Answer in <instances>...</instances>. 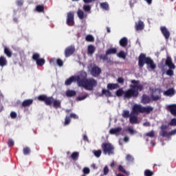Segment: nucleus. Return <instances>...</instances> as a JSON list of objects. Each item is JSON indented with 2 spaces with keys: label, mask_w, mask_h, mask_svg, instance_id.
Wrapping results in <instances>:
<instances>
[{
  "label": "nucleus",
  "mask_w": 176,
  "mask_h": 176,
  "mask_svg": "<svg viewBox=\"0 0 176 176\" xmlns=\"http://www.w3.org/2000/svg\"><path fill=\"white\" fill-rule=\"evenodd\" d=\"M130 89L124 91L123 89L120 88L116 91L117 97H122L123 96L124 100H130L131 98H137L140 95L139 91L144 90V85L140 84V80H131Z\"/></svg>",
  "instance_id": "obj_1"
},
{
  "label": "nucleus",
  "mask_w": 176,
  "mask_h": 176,
  "mask_svg": "<svg viewBox=\"0 0 176 176\" xmlns=\"http://www.w3.org/2000/svg\"><path fill=\"white\" fill-rule=\"evenodd\" d=\"M87 73L81 72L80 77H77L78 87H84L85 90L91 91L97 86V80L93 78H87Z\"/></svg>",
  "instance_id": "obj_2"
},
{
  "label": "nucleus",
  "mask_w": 176,
  "mask_h": 176,
  "mask_svg": "<svg viewBox=\"0 0 176 176\" xmlns=\"http://www.w3.org/2000/svg\"><path fill=\"white\" fill-rule=\"evenodd\" d=\"M38 101L45 102V105L50 106L53 104L54 108H60L61 107V102L59 100H54L52 96H47L46 95H40L37 97Z\"/></svg>",
  "instance_id": "obj_3"
},
{
  "label": "nucleus",
  "mask_w": 176,
  "mask_h": 176,
  "mask_svg": "<svg viewBox=\"0 0 176 176\" xmlns=\"http://www.w3.org/2000/svg\"><path fill=\"white\" fill-rule=\"evenodd\" d=\"M145 64L149 65L151 69H156V64H155L153 60H152L151 57H146V56L144 54H140L138 57V66L140 68H142V67H144Z\"/></svg>",
  "instance_id": "obj_4"
},
{
  "label": "nucleus",
  "mask_w": 176,
  "mask_h": 176,
  "mask_svg": "<svg viewBox=\"0 0 176 176\" xmlns=\"http://www.w3.org/2000/svg\"><path fill=\"white\" fill-rule=\"evenodd\" d=\"M153 111V107L151 106L142 107L141 104H134L132 108L131 115L138 116V113H146L149 115Z\"/></svg>",
  "instance_id": "obj_5"
},
{
  "label": "nucleus",
  "mask_w": 176,
  "mask_h": 176,
  "mask_svg": "<svg viewBox=\"0 0 176 176\" xmlns=\"http://www.w3.org/2000/svg\"><path fill=\"white\" fill-rule=\"evenodd\" d=\"M101 148L104 155H113L115 152V147L111 143H102Z\"/></svg>",
  "instance_id": "obj_6"
},
{
  "label": "nucleus",
  "mask_w": 176,
  "mask_h": 176,
  "mask_svg": "<svg viewBox=\"0 0 176 176\" xmlns=\"http://www.w3.org/2000/svg\"><path fill=\"white\" fill-rule=\"evenodd\" d=\"M40 57H41V55L39 54L34 53L32 56V59L34 60V61H36L38 67H43L46 61L45 60L44 58H40Z\"/></svg>",
  "instance_id": "obj_7"
},
{
  "label": "nucleus",
  "mask_w": 176,
  "mask_h": 176,
  "mask_svg": "<svg viewBox=\"0 0 176 176\" xmlns=\"http://www.w3.org/2000/svg\"><path fill=\"white\" fill-rule=\"evenodd\" d=\"M74 14L72 12H69L67 15L66 23L69 27H72L75 24Z\"/></svg>",
  "instance_id": "obj_8"
},
{
  "label": "nucleus",
  "mask_w": 176,
  "mask_h": 176,
  "mask_svg": "<svg viewBox=\"0 0 176 176\" xmlns=\"http://www.w3.org/2000/svg\"><path fill=\"white\" fill-rule=\"evenodd\" d=\"M151 97L153 101H158V100H160V98H162V96H160V90L157 89L153 90Z\"/></svg>",
  "instance_id": "obj_9"
},
{
  "label": "nucleus",
  "mask_w": 176,
  "mask_h": 176,
  "mask_svg": "<svg viewBox=\"0 0 176 176\" xmlns=\"http://www.w3.org/2000/svg\"><path fill=\"white\" fill-rule=\"evenodd\" d=\"M75 53V47L70 45L65 50V57L68 58Z\"/></svg>",
  "instance_id": "obj_10"
},
{
  "label": "nucleus",
  "mask_w": 176,
  "mask_h": 176,
  "mask_svg": "<svg viewBox=\"0 0 176 176\" xmlns=\"http://www.w3.org/2000/svg\"><path fill=\"white\" fill-rule=\"evenodd\" d=\"M101 68L98 66H94L91 69V75L94 77L99 76L101 74Z\"/></svg>",
  "instance_id": "obj_11"
},
{
  "label": "nucleus",
  "mask_w": 176,
  "mask_h": 176,
  "mask_svg": "<svg viewBox=\"0 0 176 176\" xmlns=\"http://www.w3.org/2000/svg\"><path fill=\"white\" fill-rule=\"evenodd\" d=\"M78 78H80V74L76 76H71L70 78H69L65 80V85L66 86H69L72 84L73 82H77L78 83Z\"/></svg>",
  "instance_id": "obj_12"
},
{
  "label": "nucleus",
  "mask_w": 176,
  "mask_h": 176,
  "mask_svg": "<svg viewBox=\"0 0 176 176\" xmlns=\"http://www.w3.org/2000/svg\"><path fill=\"white\" fill-rule=\"evenodd\" d=\"M160 31L162 35L164 36L165 39L168 40L170 38V31H168L166 26H162L160 28Z\"/></svg>",
  "instance_id": "obj_13"
},
{
  "label": "nucleus",
  "mask_w": 176,
  "mask_h": 176,
  "mask_svg": "<svg viewBox=\"0 0 176 176\" xmlns=\"http://www.w3.org/2000/svg\"><path fill=\"white\" fill-rule=\"evenodd\" d=\"M166 109L169 111L171 115L176 117V104L166 106Z\"/></svg>",
  "instance_id": "obj_14"
},
{
  "label": "nucleus",
  "mask_w": 176,
  "mask_h": 176,
  "mask_svg": "<svg viewBox=\"0 0 176 176\" xmlns=\"http://www.w3.org/2000/svg\"><path fill=\"white\" fill-rule=\"evenodd\" d=\"M165 65L168 67V68H176L175 65L173 63V59L170 56H167L165 61Z\"/></svg>",
  "instance_id": "obj_15"
},
{
  "label": "nucleus",
  "mask_w": 176,
  "mask_h": 176,
  "mask_svg": "<svg viewBox=\"0 0 176 176\" xmlns=\"http://www.w3.org/2000/svg\"><path fill=\"white\" fill-rule=\"evenodd\" d=\"M102 96H105L106 97H107V98H109V97H112V92H111L110 89H103L102 90V93L100 95V97H102Z\"/></svg>",
  "instance_id": "obj_16"
},
{
  "label": "nucleus",
  "mask_w": 176,
  "mask_h": 176,
  "mask_svg": "<svg viewBox=\"0 0 176 176\" xmlns=\"http://www.w3.org/2000/svg\"><path fill=\"white\" fill-rule=\"evenodd\" d=\"M144 27H145V25H144V22H142V21L141 20L138 21V23L135 24L136 31H142Z\"/></svg>",
  "instance_id": "obj_17"
},
{
  "label": "nucleus",
  "mask_w": 176,
  "mask_h": 176,
  "mask_svg": "<svg viewBox=\"0 0 176 176\" xmlns=\"http://www.w3.org/2000/svg\"><path fill=\"white\" fill-rule=\"evenodd\" d=\"M120 86L118 83H108L107 85V89L108 90H116V89H119Z\"/></svg>",
  "instance_id": "obj_18"
},
{
  "label": "nucleus",
  "mask_w": 176,
  "mask_h": 176,
  "mask_svg": "<svg viewBox=\"0 0 176 176\" xmlns=\"http://www.w3.org/2000/svg\"><path fill=\"white\" fill-rule=\"evenodd\" d=\"M33 102H34V100L28 99V100H25L22 102L21 105H22V107H23V108H25L27 107H30V105H32Z\"/></svg>",
  "instance_id": "obj_19"
},
{
  "label": "nucleus",
  "mask_w": 176,
  "mask_h": 176,
  "mask_svg": "<svg viewBox=\"0 0 176 176\" xmlns=\"http://www.w3.org/2000/svg\"><path fill=\"white\" fill-rule=\"evenodd\" d=\"M138 116L137 115H134V114H131V116L129 118V122L130 123H131V124H135L137 123H138Z\"/></svg>",
  "instance_id": "obj_20"
},
{
  "label": "nucleus",
  "mask_w": 176,
  "mask_h": 176,
  "mask_svg": "<svg viewBox=\"0 0 176 176\" xmlns=\"http://www.w3.org/2000/svg\"><path fill=\"white\" fill-rule=\"evenodd\" d=\"M94 52H96V47L93 45H89L87 47V54H90V56H93L94 54Z\"/></svg>",
  "instance_id": "obj_21"
},
{
  "label": "nucleus",
  "mask_w": 176,
  "mask_h": 176,
  "mask_svg": "<svg viewBox=\"0 0 176 176\" xmlns=\"http://www.w3.org/2000/svg\"><path fill=\"white\" fill-rule=\"evenodd\" d=\"M122 131V127L118 126L117 128L111 129L109 130V134L114 135V134H118V133H120Z\"/></svg>",
  "instance_id": "obj_22"
},
{
  "label": "nucleus",
  "mask_w": 176,
  "mask_h": 176,
  "mask_svg": "<svg viewBox=\"0 0 176 176\" xmlns=\"http://www.w3.org/2000/svg\"><path fill=\"white\" fill-rule=\"evenodd\" d=\"M164 96H174L175 94V90L174 88L168 89V90L165 91L164 92Z\"/></svg>",
  "instance_id": "obj_23"
},
{
  "label": "nucleus",
  "mask_w": 176,
  "mask_h": 176,
  "mask_svg": "<svg viewBox=\"0 0 176 176\" xmlns=\"http://www.w3.org/2000/svg\"><path fill=\"white\" fill-rule=\"evenodd\" d=\"M142 102L143 104H149V102H151V98L148 96L144 94L142 96Z\"/></svg>",
  "instance_id": "obj_24"
},
{
  "label": "nucleus",
  "mask_w": 176,
  "mask_h": 176,
  "mask_svg": "<svg viewBox=\"0 0 176 176\" xmlns=\"http://www.w3.org/2000/svg\"><path fill=\"white\" fill-rule=\"evenodd\" d=\"M119 43L122 47H126V46H127V43H129V41L127 40V38L123 37L120 40Z\"/></svg>",
  "instance_id": "obj_25"
},
{
  "label": "nucleus",
  "mask_w": 176,
  "mask_h": 176,
  "mask_svg": "<svg viewBox=\"0 0 176 176\" xmlns=\"http://www.w3.org/2000/svg\"><path fill=\"white\" fill-rule=\"evenodd\" d=\"M8 65V60H6V58L5 56H0V67H5Z\"/></svg>",
  "instance_id": "obj_26"
},
{
  "label": "nucleus",
  "mask_w": 176,
  "mask_h": 176,
  "mask_svg": "<svg viewBox=\"0 0 176 176\" xmlns=\"http://www.w3.org/2000/svg\"><path fill=\"white\" fill-rule=\"evenodd\" d=\"M70 157L72 159V160H74V162H76V160L79 159V152L78 151L73 152Z\"/></svg>",
  "instance_id": "obj_27"
},
{
  "label": "nucleus",
  "mask_w": 176,
  "mask_h": 176,
  "mask_svg": "<svg viewBox=\"0 0 176 176\" xmlns=\"http://www.w3.org/2000/svg\"><path fill=\"white\" fill-rule=\"evenodd\" d=\"M35 10L38 12V13H43V12H45V6L43 5L36 6Z\"/></svg>",
  "instance_id": "obj_28"
},
{
  "label": "nucleus",
  "mask_w": 176,
  "mask_h": 176,
  "mask_svg": "<svg viewBox=\"0 0 176 176\" xmlns=\"http://www.w3.org/2000/svg\"><path fill=\"white\" fill-rule=\"evenodd\" d=\"M77 16L80 20H83L86 17V15H85V12L82 10H78L77 11Z\"/></svg>",
  "instance_id": "obj_29"
},
{
  "label": "nucleus",
  "mask_w": 176,
  "mask_h": 176,
  "mask_svg": "<svg viewBox=\"0 0 176 176\" xmlns=\"http://www.w3.org/2000/svg\"><path fill=\"white\" fill-rule=\"evenodd\" d=\"M118 53V50L116 48H110L106 51V54L109 56V54H116Z\"/></svg>",
  "instance_id": "obj_30"
},
{
  "label": "nucleus",
  "mask_w": 176,
  "mask_h": 176,
  "mask_svg": "<svg viewBox=\"0 0 176 176\" xmlns=\"http://www.w3.org/2000/svg\"><path fill=\"white\" fill-rule=\"evenodd\" d=\"M100 8L103 9V10H109V4L107 2L100 3Z\"/></svg>",
  "instance_id": "obj_31"
},
{
  "label": "nucleus",
  "mask_w": 176,
  "mask_h": 176,
  "mask_svg": "<svg viewBox=\"0 0 176 176\" xmlns=\"http://www.w3.org/2000/svg\"><path fill=\"white\" fill-rule=\"evenodd\" d=\"M67 97H75L76 96V91L74 90H67L66 92Z\"/></svg>",
  "instance_id": "obj_32"
},
{
  "label": "nucleus",
  "mask_w": 176,
  "mask_h": 176,
  "mask_svg": "<svg viewBox=\"0 0 176 176\" xmlns=\"http://www.w3.org/2000/svg\"><path fill=\"white\" fill-rule=\"evenodd\" d=\"M168 68L169 69L166 72V75H168V76H174V70L173 69H175V68Z\"/></svg>",
  "instance_id": "obj_33"
},
{
  "label": "nucleus",
  "mask_w": 176,
  "mask_h": 176,
  "mask_svg": "<svg viewBox=\"0 0 176 176\" xmlns=\"http://www.w3.org/2000/svg\"><path fill=\"white\" fill-rule=\"evenodd\" d=\"M4 53L7 55V57H12V51L7 47H4Z\"/></svg>",
  "instance_id": "obj_34"
},
{
  "label": "nucleus",
  "mask_w": 176,
  "mask_h": 176,
  "mask_svg": "<svg viewBox=\"0 0 176 176\" xmlns=\"http://www.w3.org/2000/svg\"><path fill=\"white\" fill-rule=\"evenodd\" d=\"M85 41H87V42H94V36H93V35L88 34L85 37Z\"/></svg>",
  "instance_id": "obj_35"
},
{
  "label": "nucleus",
  "mask_w": 176,
  "mask_h": 176,
  "mask_svg": "<svg viewBox=\"0 0 176 176\" xmlns=\"http://www.w3.org/2000/svg\"><path fill=\"white\" fill-rule=\"evenodd\" d=\"M118 57H119L120 58H123L124 60H125L126 58V53H124V51H120L118 54H117Z\"/></svg>",
  "instance_id": "obj_36"
},
{
  "label": "nucleus",
  "mask_w": 176,
  "mask_h": 176,
  "mask_svg": "<svg viewBox=\"0 0 176 176\" xmlns=\"http://www.w3.org/2000/svg\"><path fill=\"white\" fill-rule=\"evenodd\" d=\"M23 155H28L31 153V148H30V147H25L23 148Z\"/></svg>",
  "instance_id": "obj_37"
},
{
  "label": "nucleus",
  "mask_w": 176,
  "mask_h": 176,
  "mask_svg": "<svg viewBox=\"0 0 176 176\" xmlns=\"http://www.w3.org/2000/svg\"><path fill=\"white\" fill-rule=\"evenodd\" d=\"M100 60H103V61H108V54L107 52L105 54H100L99 55Z\"/></svg>",
  "instance_id": "obj_38"
},
{
  "label": "nucleus",
  "mask_w": 176,
  "mask_h": 176,
  "mask_svg": "<svg viewBox=\"0 0 176 176\" xmlns=\"http://www.w3.org/2000/svg\"><path fill=\"white\" fill-rule=\"evenodd\" d=\"M130 111L129 110H124L122 113V118H130Z\"/></svg>",
  "instance_id": "obj_39"
},
{
  "label": "nucleus",
  "mask_w": 176,
  "mask_h": 176,
  "mask_svg": "<svg viewBox=\"0 0 176 176\" xmlns=\"http://www.w3.org/2000/svg\"><path fill=\"white\" fill-rule=\"evenodd\" d=\"M160 134L162 135V137H169L170 132H167L166 131H161Z\"/></svg>",
  "instance_id": "obj_40"
},
{
  "label": "nucleus",
  "mask_w": 176,
  "mask_h": 176,
  "mask_svg": "<svg viewBox=\"0 0 176 176\" xmlns=\"http://www.w3.org/2000/svg\"><path fill=\"white\" fill-rule=\"evenodd\" d=\"M71 123V117L69 116H66L65 118V126H68Z\"/></svg>",
  "instance_id": "obj_41"
},
{
  "label": "nucleus",
  "mask_w": 176,
  "mask_h": 176,
  "mask_svg": "<svg viewBox=\"0 0 176 176\" xmlns=\"http://www.w3.org/2000/svg\"><path fill=\"white\" fill-rule=\"evenodd\" d=\"M153 175V173L149 170V169H146L144 170V176H152Z\"/></svg>",
  "instance_id": "obj_42"
},
{
  "label": "nucleus",
  "mask_w": 176,
  "mask_h": 176,
  "mask_svg": "<svg viewBox=\"0 0 176 176\" xmlns=\"http://www.w3.org/2000/svg\"><path fill=\"white\" fill-rule=\"evenodd\" d=\"M146 137H150V138H153L155 137V131H151L146 133Z\"/></svg>",
  "instance_id": "obj_43"
},
{
  "label": "nucleus",
  "mask_w": 176,
  "mask_h": 176,
  "mask_svg": "<svg viewBox=\"0 0 176 176\" xmlns=\"http://www.w3.org/2000/svg\"><path fill=\"white\" fill-rule=\"evenodd\" d=\"M118 170L119 171H120L121 173H123L124 174H127L126 169H124V168L122 165L118 166Z\"/></svg>",
  "instance_id": "obj_44"
},
{
  "label": "nucleus",
  "mask_w": 176,
  "mask_h": 176,
  "mask_svg": "<svg viewBox=\"0 0 176 176\" xmlns=\"http://www.w3.org/2000/svg\"><path fill=\"white\" fill-rule=\"evenodd\" d=\"M101 153H102L101 150L94 151V156H96V157H100V156H101Z\"/></svg>",
  "instance_id": "obj_45"
},
{
  "label": "nucleus",
  "mask_w": 176,
  "mask_h": 176,
  "mask_svg": "<svg viewBox=\"0 0 176 176\" xmlns=\"http://www.w3.org/2000/svg\"><path fill=\"white\" fill-rule=\"evenodd\" d=\"M82 8L85 12H90L91 10V7L87 5H84Z\"/></svg>",
  "instance_id": "obj_46"
},
{
  "label": "nucleus",
  "mask_w": 176,
  "mask_h": 176,
  "mask_svg": "<svg viewBox=\"0 0 176 176\" xmlns=\"http://www.w3.org/2000/svg\"><path fill=\"white\" fill-rule=\"evenodd\" d=\"M56 64L58 65V67H63V65H64V62H63V60L60 58H58L56 60Z\"/></svg>",
  "instance_id": "obj_47"
},
{
  "label": "nucleus",
  "mask_w": 176,
  "mask_h": 176,
  "mask_svg": "<svg viewBox=\"0 0 176 176\" xmlns=\"http://www.w3.org/2000/svg\"><path fill=\"white\" fill-rule=\"evenodd\" d=\"M87 97H89V94H86L82 96H79L78 98H77V100H78V101H82L83 100H86V98H87Z\"/></svg>",
  "instance_id": "obj_48"
},
{
  "label": "nucleus",
  "mask_w": 176,
  "mask_h": 176,
  "mask_svg": "<svg viewBox=\"0 0 176 176\" xmlns=\"http://www.w3.org/2000/svg\"><path fill=\"white\" fill-rule=\"evenodd\" d=\"M8 146L10 148L12 146H14V141H13L12 139H9L8 142Z\"/></svg>",
  "instance_id": "obj_49"
},
{
  "label": "nucleus",
  "mask_w": 176,
  "mask_h": 176,
  "mask_svg": "<svg viewBox=\"0 0 176 176\" xmlns=\"http://www.w3.org/2000/svg\"><path fill=\"white\" fill-rule=\"evenodd\" d=\"M109 173V168H108L107 166H104L103 169L104 175H107Z\"/></svg>",
  "instance_id": "obj_50"
},
{
  "label": "nucleus",
  "mask_w": 176,
  "mask_h": 176,
  "mask_svg": "<svg viewBox=\"0 0 176 176\" xmlns=\"http://www.w3.org/2000/svg\"><path fill=\"white\" fill-rule=\"evenodd\" d=\"M126 160L128 162H133V160H134V157H133V155H130V154H128L126 155Z\"/></svg>",
  "instance_id": "obj_51"
},
{
  "label": "nucleus",
  "mask_w": 176,
  "mask_h": 176,
  "mask_svg": "<svg viewBox=\"0 0 176 176\" xmlns=\"http://www.w3.org/2000/svg\"><path fill=\"white\" fill-rule=\"evenodd\" d=\"M169 126H176V118H173L169 122Z\"/></svg>",
  "instance_id": "obj_52"
},
{
  "label": "nucleus",
  "mask_w": 176,
  "mask_h": 176,
  "mask_svg": "<svg viewBox=\"0 0 176 176\" xmlns=\"http://www.w3.org/2000/svg\"><path fill=\"white\" fill-rule=\"evenodd\" d=\"M118 83H120V85H123L124 83V78L122 77H119L117 80Z\"/></svg>",
  "instance_id": "obj_53"
},
{
  "label": "nucleus",
  "mask_w": 176,
  "mask_h": 176,
  "mask_svg": "<svg viewBox=\"0 0 176 176\" xmlns=\"http://www.w3.org/2000/svg\"><path fill=\"white\" fill-rule=\"evenodd\" d=\"M84 174H90V169L87 167H85L82 170Z\"/></svg>",
  "instance_id": "obj_54"
},
{
  "label": "nucleus",
  "mask_w": 176,
  "mask_h": 176,
  "mask_svg": "<svg viewBox=\"0 0 176 176\" xmlns=\"http://www.w3.org/2000/svg\"><path fill=\"white\" fill-rule=\"evenodd\" d=\"M10 117L12 119H16V118H17V113H16L14 111H12L10 113Z\"/></svg>",
  "instance_id": "obj_55"
},
{
  "label": "nucleus",
  "mask_w": 176,
  "mask_h": 176,
  "mask_svg": "<svg viewBox=\"0 0 176 176\" xmlns=\"http://www.w3.org/2000/svg\"><path fill=\"white\" fill-rule=\"evenodd\" d=\"M164 67H166V65L163 64L159 65V68L161 69L162 74H164V72H166V70H164Z\"/></svg>",
  "instance_id": "obj_56"
},
{
  "label": "nucleus",
  "mask_w": 176,
  "mask_h": 176,
  "mask_svg": "<svg viewBox=\"0 0 176 176\" xmlns=\"http://www.w3.org/2000/svg\"><path fill=\"white\" fill-rule=\"evenodd\" d=\"M69 118H72L73 119H79V117L74 113L70 114Z\"/></svg>",
  "instance_id": "obj_57"
},
{
  "label": "nucleus",
  "mask_w": 176,
  "mask_h": 176,
  "mask_svg": "<svg viewBox=\"0 0 176 176\" xmlns=\"http://www.w3.org/2000/svg\"><path fill=\"white\" fill-rule=\"evenodd\" d=\"M23 3H24V1H23V0H18L16 1L17 6H23Z\"/></svg>",
  "instance_id": "obj_58"
},
{
  "label": "nucleus",
  "mask_w": 176,
  "mask_h": 176,
  "mask_svg": "<svg viewBox=\"0 0 176 176\" xmlns=\"http://www.w3.org/2000/svg\"><path fill=\"white\" fill-rule=\"evenodd\" d=\"M128 131L129 133H130L131 135L133 134H135V131H134V129H133V128H129L128 129Z\"/></svg>",
  "instance_id": "obj_59"
},
{
  "label": "nucleus",
  "mask_w": 176,
  "mask_h": 176,
  "mask_svg": "<svg viewBox=\"0 0 176 176\" xmlns=\"http://www.w3.org/2000/svg\"><path fill=\"white\" fill-rule=\"evenodd\" d=\"M167 128H168L167 125H162L161 126V131L167 130Z\"/></svg>",
  "instance_id": "obj_60"
},
{
  "label": "nucleus",
  "mask_w": 176,
  "mask_h": 176,
  "mask_svg": "<svg viewBox=\"0 0 176 176\" xmlns=\"http://www.w3.org/2000/svg\"><path fill=\"white\" fill-rule=\"evenodd\" d=\"M176 134V129L172 130L170 132H169V135H175Z\"/></svg>",
  "instance_id": "obj_61"
},
{
  "label": "nucleus",
  "mask_w": 176,
  "mask_h": 176,
  "mask_svg": "<svg viewBox=\"0 0 176 176\" xmlns=\"http://www.w3.org/2000/svg\"><path fill=\"white\" fill-rule=\"evenodd\" d=\"M143 126H144L145 127H149L151 126V122H146L143 124Z\"/></svg>",
  "instance_id": "obj_62"
},
{
  "label": "nucleus",
  "mask_w": 176,
  "mask_h": 176,
  "mask_svg": "<svg viewBox=\"0 0 176 176\" xmlns=\"http://www.w3.org/2000/svg\"><path fill=\"white\" fill-rule=\"evenodd\" d=\"M84 3H91L92 1H96V0H82Z\"/></svg>",
  "instance_id": "obj_63"
},
{
  "label": "nucleus",
  "mask_w": 176,
  "mask_h": 176,
  "mask_svg": "<svg viewBox=\"0 0 176 176\" xmlns=\"http://www.w3.org/2000/svg\"><path fill=\"white\" fill-rule=\"evenodd\" d=\"M129 140H130V138H129V137H127V136H125L124 138V142H129Z\"/></svg>",
  "instance_id": "obj_64"
}]
</instances>
